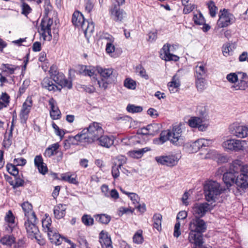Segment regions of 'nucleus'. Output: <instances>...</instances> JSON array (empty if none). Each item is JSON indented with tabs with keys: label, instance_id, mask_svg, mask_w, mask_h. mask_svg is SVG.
Wrapping results in <instances>:
<instances>
[{
	"label": "nucleus",
	"instance_id": "obj_39",
	"mask_svg": "<svg viewBox=\"0 0 248 248\" xmlns=\"http://www.w3.org/2000/svg\"><path fill=\"white\" fill-rule=\"evenodd\" d=\"M4 220L8 224V226L12 231V228L15 223V217L11 210H9L4 217Z\"/></svg>",
	"mask_w": 248,
	"mask_h": 248
},
{
	"label": "nucleus",
	"instance_id": "obj_60",
	"mask_svg": "<svg viewBox=\"0 0 248 248\" xmlns=\"http://www.w3.org/2000/svg\"><path fill=\"white\" fill-rule=\"evenodd\" d=\"M244 166H241L236 162H233L230 167V170L232 171L235 174H237L239 170L241 171V170Z\"/></svg>",
	"mask_w": 248,
	"mask_h": 248
},
{
	"label": "nucleus",
	"instance_id": "obj_54",
	"mask_svg": "<svg viewBox=\"0 0 248 248\" xmlns=\"http://www.w3.org/2000/svg\"><path fill=\"white\" fill-rule=\"evenodd\" d=\"M84 6L85 12L87 13H91L94 7V2L93 0H84Z\"/></svg>",
	"mask_w": 248,
	"mask_h": 248
},
{
	"label": "nucleus",
	"instance_id": "obj_48",
	"mask_svg": "<svg viewBox=\"0 0 248 248\" xmlns=\"http://www.w3.org/2000/svg\"><path fill=\"white\" fill-rule=\"evenodd\" d=\"M150 137H153L159 131V125L157 124H151L147 125Z\"/></svg>",
	"mask_w": 248,
	"mask_h": 248
},
{
	"label": "nucleus",
	"instance_id": "obj_5",
	"mask_svg": "<svg viewBox=\"0 0 248 248\" xmlns=\"http://www.w3.org/2000/svg\"><path fill=\"white\" fill-rule=\"evenodd\" d=\"M98 71L101 78L100 79H96L97 84L100 88L106 90L108 84L116 81L117 74L112 68H100Z\"/></svg>",
	"mask_w": 248,
	"mask_h": 248
},
{
	"label": "nucleus",
	"instance_id": "obj_40",
	"mask_svg": "<svg viewBox=\"0 0 248 248\" xmlns=\"http://www.w3.org/2000/svg\"><path fill=\"white\" fill-rule=\"evenodd\" d=\"M16 242L15 237L12 235H5L1 238L0 242L4 245L11 246Z\"/></svg>",
	"mask_w": 248,
	"mask_h": 248
},
{
	"label": "nucleus",
	"instance_id": "obj_63",
	"mask_svg": "<svg viewBox=\"0 0 248 248\" xmlns=\"http://www.w3.org/2000/svg\"><path fill=\"white\" fill-rule=\"evenodd\" d=\"M196 85L198 90H202L204 87V79L202 77H196Z\"/></svg>",
	"mask_w": 248,
	"mask_h": 248
},
{
	"label": "nucleus",
	"instance_id": "obj_27",
	"mask_svg": "<svg viewBox=\"0 0 248 248\" xmlns=\"http://www.w3.org/2000/svg\"><path fill=\"white\" fill-rule=\"evenodd\" d=\"M170 45L169 44H165L163 46L162 48V50L163 51V56L161 58L165 61H173L174 62H177L179 60V57L177 55L170 53Z\"/></svg>",
	"mask_w": 248,
	"mask_h": 248
},
{
	"label": "nucleus",
	"instance_id": "obj_57",
	"mask_svg": "<svg viewBox=\"0 0 248 248\" xmlns=\"http://www.w3.org/2000/svg\"><path fill=\"white\" fill-rule=\"evenodd\" d=\"M77 241L79 248H91L84 236H79L77 238Z\"/></svg>",
	"mask_w": 248,
	"mask_h": 248
},
{
	"label": "nucleus",
	"instance_id": "obj_8",
	"mask_svg": "<svg viewBox=\"0 0 248 248\" xmlns=\"http://www.w3.org/2000/svg\"><path fill=\"white\" fill-rule=\"evenodd\" d=\"M53 22L52 18L48 16H45L41 20L38 32L45 41L52 39L51 26Z\"/></svg>",
	"mask_w": 248,
	"mask_h": 248
},
{
	"label": "nucleus",
	"instance_id": "obj_42",
	"mask_svg": "<svg viewBox=\"0 0 248 248\" xmlns=\"http://www.w3.org/2000/svg\"><path fill=\"white\" fill-rule=\"evenodd\" d=\"M196 77H202L206 73V70L205 66L202 62H198L195 68Z\"/></svg>",
	"mask_w": 248,
	"mask_h": 248
},
{
	"label": "nucleus",
	"instance_id": "obj_3",
	"mask_svg": "<svg viewBox=\"0 0 248 248\" xmlns=\"http://www.w3.org/2000/svg\"><path fill=\"white\" fill-rule=\"evenodd\" d=\"M86 141V143L90 144L96 141L100 136L104 134V130L102 124L93 122L91 123L86 128L82 130Z\"/></svg>",
	"mask_w": 248,
	"mask_h": 248
},
{
	"label": "nucleus",
	"instance_id": "obj_59",
	"mask_svg": "<svg viewBox=\"0 0 248 248\" xmlns=\"http://www.w3.org/2000/svg\"><path fill=\"white\" fill-rule=\"evenodd\" d=\"M126 195L130 198V200L135 205L139 203L140 198L137 194L132 192L131 193H126Z\"/></svg>",
	"mask_w": 248,
	"mask_h": 248
},
{
	"label": "nucleus",
	"instance_id": "obj_43",
	"mask_svg": "<svg viewBox=\"0 0 248 248\" xmlns=\"http://www.w3.org/2000/svg\"><path fill=\"white\" fill-rule=\"evenodd\" d=\"M242 72L237 71L235 73H231L228 74L226 76V79L231 83L236 84L240 76L239 73Z\"/></svg>",
	"mask_w": 248,
	"mask_h": 248
},
{
	"label": "nucleus",
	"instance_id": "obj_23",
	"mask_svg": "<svg viewBox=\"0 0 248 248\" xmlns=\"http://www.w3.org/2000/svg\"><path fill=\"white\" fill-rule=\"evenodd\" d=\"M50 106L49 114L52 120H59L61 118V112L59 109L56 100L51 97L48 101Z\"/></svg>",
	"mask_w": 248,
	"mask_h": 248
},
{
	"label": "nucleus",
	"instance_id": "obj_61",
	"mask_svg": "<svg viewBox=\"0 0 248 248\" xmlns=\"http://www.w3.org/2000/svg\"><path fill=\"white\" fill-rule=\"evenodd\" d=\"M29 83L30 81L29 80L26 79L23 81L22 85L19 87V89L18 93L19 96H21L25 92L26 89L29 85Z\"/></svg>",
	"mask_w": 248,
	"mask_h": 248
},
{
	"label": "nucleus",
	"instance_id": "obj_18",
	"mask_svg": "<svg viewBox=\"0 0 248 248\" xmlns=\"http://www.w3.org/2000/svg\"><path fill=\"white\" fill-rule=\"evenodd\" d=\"M77 70L74 69L70 68L69 69V73L70 74L72 73H76L77 74L89 77H92L94 74L95 71L94 68H91V66L79 64L77 66Z\"/></svg>",
	"mask_w": 248,
	"mask_h": 248
},
{
	"label": "nucleus",
	"instance_id": "obj_6",
	"mask_svg": "<svg viewBox=\"0 0 248 248\" xmlns=\"http://www.w3.org/2000/svg\"><path fill=\"white\" fill-rule=\"evenodd\" d=\"M20 67L18 65H13L10 63H2L1 64V70L6 76L0 73V86L3 87L5 83H15V77L14 76H11L15 73V71L19 70Z\"/></svg>",
	"mask_w": 248,
	"mask_h": 248
},
{
	"label": "nucleus",
	"instance_id": "obj_45",
	"mask_svg": "<svg viewBox=\"0 0 248 248\" xmlns=\"http://www.w3.org/2000/svg\"><path fill=\"white\" fill-rule=\"evenodd\" d=\"M16 167L14 163H8L6 166L7 171L14 176H17L19 173V170Z\"/></svg>",
	"mask_w": 248,
	"mask_h": 248
},
{
	"label": "nucleus",
	"instance_id": "obj_29",
	"mask_svg": "<svg viewBox=\"0 0 248 248\" xmlns=\"http://www.w3.org/2000/svg\"><path fill=\"white\" fill-rule=\"evenodd\" d=\"M82 131L78 133L75 136H68L67 139L66 140V141L68 142V144L71 145H78V142L86 143V141L84 138V136Z\"/></svg>",
	"mask_w": 248,
	"mask_h": 248
},
{
	"label": "nucleus",
	"instance_id": "obj_15",
	"mask_svg": "<svg viewBox=\"0 0 248 248\" xmlns=\"http://www.w3.org/2000/svg\"><path fill=\"white\" fill-rule=\"evenodd\" d=\"M155 160L162 165L173 167L178 164L179 158L175 155H170L156 156Z\"/></svg>",
	"mask_w": 248,
	"mask_h": 248
},
{
	"label": "nucleus",
	"instance_id": "obj_20",
	"mask_svg": "<svg viewBox=\"0 0 248 248\" xmlns=\"http://www.w3.org/2000/svg\"><path fill=\"white\" fill-rule=\"evenodd\" d=\"M41 84L43 88L49 92L55 93L57 91L61 92L62 91V87L58 86L51 78L47 77L43 78Z\"/></svg>",
	"mask_w": 248,
	"mask_h": 248
},
{
	"label": "nucleus",
	"instance_id": "obj_49",
	"mask_svg": "<svg viewBox=\"0 0 248 248\" xmlns=\"http://www.w3.org/2000/svg\"><path fill=\"white\" fill-rule=\"evenodd\" d=\"M124 86L130 90H135L137 87L136 81L133 79L127 78L125 79L124 82Z\"/></svg>",
	"mask_w": 248,
	"mask_h": 248
},
{
	"label": "nucleus",
	"instance_id": "obj_14",
	"mask_svg": "<svg viewBox=\"0 0 248 248\" xmlns=\"http://www.w3.org/2000/svg\"><path fill=\"white\" fill-rule=\"evenodd\" d=\"M108 11L111 18L117 22H122L126 15L124 11L116 4H112Z\"/></svg>",
	"mask_w": 248,
	"mask_h": 248
},
{
	"label": "nucleus",
	"instance_id": "obj_12",
	"mask_svg": "<svg viewBox=\"0 0 248 248\" xmlns=\"http://www.w3.org/2000/svg\"><path fill=\"white\" fill-rule=\"evenodd\" d=\"M32 106L33 100L32 97L28 96L23 103L19 114L21 124H26L27 123Z\"/></svg>",
	"mask_w": 248,
	"mask_h": 248
},
{
	"label": "nucleus",
	"instance_id": "obj_1",
	"mask_svg": "<svg viewBox=\"0 0 248 248\" xmlns=\"http://www.w3.org/2000/svg\"><path fill=\"white\" fill-rule=\"evenodd\" d=\"M202 217H194L190 221L188 229L190 231L188 240L190 243L194 244L198 248L203 247L202 233L206 232L207 225L205 221Z\"/></svg>",
	"mask_w": 248,
	"mask_h": 248
},
{
	"label": "nucleus",
	"instance_id": "obj_2",
	"mask_svg": "<svg viewBox=\"0 0 248 248\" xmlns=\"http://www.w3.org/2000/svg\"><path fill=\"white\" fill-rule=\"evenodd\" d=\"M236 177V174L230 170L223 174V180L227 186L235 183L240 192L244 191L248 187V165L244 166L241 173Z\"/></svg>",
	"mask_w": 248,
	"mask_h": 248
},
{
	"label": "nucleus",
	"instance_id": "obj_55",
	"mask_svg": "<svg viewBox=\"0 0 248 248\" xmlns=\"http://www.w3.org/2000/svg\"><path fill=\"white\" fill-rule=\"evenodd\" d=\"M115 160L116 161L113 164H116V165L121 168L126 163L127 159L124 155H119L116 157Z\"/></svg>",
	"mask_w": 248,
	"mask_h": 248
},
{
	"label": "nucleus",
	"instance_id": "obj_31",
	"mask_svg": "<svg viewBox=\"0 0 248 248\" xmlns=\"http://www.w3.org/2000/svg\"><path fill=\"white\" fill-rule=\"evenodd\" d=\"M170 130L162 131L160 134L159 137L153 140V143L156 145H161L168 140L170 141Z\"/></svg>",
	"mask_w": 248,
	"mask_h": 248
},
{
	"label": "nucleus",
	"instance_id": "obj_53",
	"mask_svg": "<svg viewBox=\"0 0 248 248\" xmlns=\"http://www.w3.org/2000/svg\"><path fill=\"white\" fill-rule=\"evenodd\" d=\"M81 221L86 226H91L94 224V219L90 215L84 214L81 217Z\"/></svg>",
	"mask_w": 248,
	"mask_h": 248
},
{
	"label": "nucleus",
	"instance_id": "obj_28",
	"mask_svg": "<svg viewBox=\"0 0 248 248\" xmlns=\"http://www.w3.org/2000/svg\"><path fill=\"white\" fill-rule=\"evenodd\" d=\"M114 138L113 136H108L102 135L100 136L98 139L96 140V141L99 145L106 147L109 148L114 143Z\"/></svg>",
	"mask_w": 248,
	"mask_h": 248
},
{
	"label": "nucleus",
	"instance_id": "obj_44",
	"mask_svg": "<svg viewBox=\"0 0 248 248\" xmlns=\"http://www.w3.org/2000/svg\"><path fill=\"white\" fill-rule=\"evenodd\" d=\"M73 175L69 173L62 174V180L70 184H78V181L77 180L76 177H73Z\"/></svg>",
	"mask_w": 248,
	"mask_h": 248
},
{
	"label": "nucleus",
	"instance_id": "obj_21",
	"mask_svg": "<svg viewBox=\"0 0 248 248\" xmlns=\"http://www.w3.org/2000/svg\"><path fill=\"white\" fill-rule=\"evenodd\" d=\"M239 77L236 84L232 86V88L235 90L245 91L248 88V75L246 73H239Z\"/></svg>",
	"mask_w": 248,
	"mask_h": 248
},
{
	"label": "nucleus",
	"instance_id": "obj_9",
	"mask_svg": "<svg viewBox=\"0 0 248 248\" xmlns=\"http://www.w3.org/2000/svg\"><path fill=\"white\" fill-rule=\"evenodd\" d=\"M218 17L217 25L219 28H226L234 23L236 20L234 16L225 8L220 10Z\"/></svg>",
	"mask_w": 248,
	"mask_h": 248
},
{
	"label": "nucleus",
	"instance_id": "obj_19",
	"mask_svg": "<svg viewBox=\"0 0 248 248\" xmlns=\"http://www.w3.org/2000/svg\"><path fill=\"white\" fill-rule=\"evenodd\" d=\"M209 204L207 202L196 203L193 207V214L195 217H204L209 209Z\"/></svg>",
	"mask_w": 248,
	"mask_h": 248
},
{
	"label": "nucleus",
	"instance_id": "obj_4",
	"mask_svg": "<svg viewBox=\"0 0 248 248\" xmlns=\"http://www.w3.org/2000/svg\"><path fill=\"white\" fill-rule=\"evenodd\" d=\"M71 21L74 26L81 28L85 35L93 33L94 31L93 23L86 20L83 14L78 10L73 13Z\"/></svg>",
	"mask_w": 248,
	"mask_h": 248
},
{
	"label": "nucleus",
	"instance_id": "obj_33",
	"mask_svg": "<svg viewBox=\"0 0 248 248\" xmlns=\"http://www.w3.org/2000/svg\"><path fill=\"white\" fill-rule=\"evenodd\" d=\"M43 230L47 233V234L50 232L55 230L56 229L52 226V220L50 217L46 214L45 215V217L42 220Z\"/></svg>",
	"mask_w": 248,
	"mask_h": 248
},
{
	"label": "nucleus",
	"instance_id": "obj_62",
	"mask_svg": "<svg viewBox=\"0 0 248 248\" xmlns=\"http://www.w3.org/2000/svg\"><path fill=\"white\" fill-rule=\"evenodd\" d=\"M121 167L116 165V164L112 165L111 168V174L114 179H117L120 176V170L119 169Z\"/></svg>",
	"mask_w": 248,
	"mask_h": 248
},
{
	"label": "nucleus",
	"instance_id": "obj_30",
	"mask_svg": "<svg viewBox=\"0 0 248 248\" xmlns=\"http://www.w3.org/2000/svg\"><path fill=\"white\" fill-rule=\"evenodd\" d=\"M181 133L182 129L180 126L175 125L173 126L172 131H170V142L173 144L178 145V142L181 136Z\"/></svg>",
	"mask_w": 248,
	"mask_h": 248
},
{
	"label": "nucleus",
	"instance_id": "obj_32",
	"mask_svg": "<svg viewBox=\"0 0 248 248\" xmlns=\"http://www.w3.org/2000/svg\"><path fill=\"white\" fill-rule=\"evenodd\" d=\"M26 218L36 216L32 209V205L28 202H25L21 204Z\"/></svg>",
	"mask_w": 248,
	"mask_h": 248
},
{
	"label": "nucleus",
	"instance_id": "obj_17",
	"mask_svg": "<svg viewBox=\"0 0 248 248\" xmlns=\"http://www.w3.org/2000/svg\"><path fill=\"white\" fill-rule=\"evenodd\" d=\"M51 78L58 86L62 87V89L63 88H66L68 89H71L72 88V81L68 80L62 72L57 73V74L53 76Z\"/></svg>",
	"mask_w": 248,
	"mask_h": 248
},
{
	"label": "nucleus",
	"instance_id": "obj_35",
	"mask_svg": "<svg viewBox=\"0 0 248 248\" xmlns=\"http://www.w3.org/2000/svg\"><path fill=\"white\" fill-rule=\"evenodd\" d=\"M93 217L98 223L105 225L108 224L111 219L110 216L106 214H96Z\"/></svg>",
	"mask_w": 248,
	"mask_h": 248
},
{
	"label": "nucleus",
	"instance_id": "obj_34",
	"mask_svg": "<svg viewBox=\"0 0 248 248\" xmlns=\"http://www.w3.org/2000/svg\"><path fill=\"white\" fill-rule=\"evenodd\" d=\"M65 205L59 203L54 207L53 213L55 217L57 219L63 218L66 214Z\"/></svg>",
	"mask_w": 248,
	"mask_h": 248
},
{
	"label": "nucleus",
	"instance_id": "obj_24",
	"mask_svg": "<svg viewBox=\"0 0 248 248\" xmlns=\"http://www.w3.org/2000/svg\"><path fill=\"white\" fill-rule=\"evenodd\" d=\"M99 241L102 248H113L110 236L106 231L102 230L99 233Z\"/></svg>",
	"mask_w": 248,
	"mask_h": 248
},
{
	"label": "nucleus",
	"instance_id": "obj_56",
	"mask_svg": "<svg viewBox=\"0 0 248 248\" xmlns=\"http://www.w3.org/2000/svg\"><path fill=\"white\" fill-rule=\"evenodd\" d=\"M126 110L130 113H140L143 110L142 107L141 106H135L132 104H128L126 107Z\"/></svg>",
	"mask_w": 248,
	"mask_h": 248
},
{
	"label": "nucleus",
	"instance_id": "obj_25",
	"mask_svg": "<svg viewBox=\"0 0 248 248\" xmlns=\"http://www.w3.org/2000/svg\"><path fill=\"white\" fill-rule=\"evenodd\" d=\"M189 126L192 128H198L200 131H204L207 127V125L203 124L202 118L199 117H191L188 121Z\"/></svg>",
	"mask_w": 248,
	"mask_h": 248
},
{
	"label": "nucleus",
	"instance_id": "obj_11",
	"mask_svg": "<svg viewBox=\"0 0 248 248\" xmlns=\"http://www.w3.org/2000/svg\"><path fill=\"white\" fill-rule=\"evenodd\" d=\"M38 220L37 217H33L26 218L24 222L27 234L29 238L33 239L35 237L36 235H38L39 232V229L37 226Z\"/></svg>",
	"mask_w": 248,
	"mask_h": 248
},
{
	"label": "nucleus",
	"instance_id": "obj_58",
	"mask_svg": "<svg viewBox=\"0 0 248 248\" xmlns=\"http://www.w3.org/2000/svg\"><path fill=\"white\" fill-rule=\"evenodd\" d=\"M21 14L26 16L31 13L32 9L27 3L23 2L21 4Z\"/></svg>",
	"mask_w": 248,
	"mask_h": 248
},
{
	"label": "nucleus",
	"instance_id": "obj_38",
	"mask_svg": "<svg viewBox=\"0 0 248 248\" xmlns=\"http://www.w3.org/2000/svg\"><path fill=\"white\" fill-rule=\"evenodd\" d=\"M206 5L209 10V14L211 17L214 18L216 16L218 10L217 7L216 5L215 2L210 0L207 2Z\"/></svg>",
	"mask_w": 248,
	"mask_h": 248
},
{
	"label": "nucleus",
	"instance_id": "obj_16",
	"mask_svg": "<svg viewBox=\"0 0 248 248\" xmlns=\"http://www.w3.org/2000/svg\"><path fill=\"white\" fill-rule=\"evenodd\" d=\"M60 145L58 142L50 145L47 147L44 153V155L46 157L50 158L53 155H58L57 159L60 161L63 158V153L60 151Z\"/></svg>",
	"mask_w": 248,
	"mask_h": 248
},
{
	"label": "nucleus",
	"instance_id": "obj_64",
	"mask_svg": "<svg viewBox=\"0 0 248 248\" xmlns=\"http://www.w3.org/2000/svg\"><path fill=\"white\" fill-rule=\"evenodd\" d=\"M180 226V221L176 222L174 227L173 236L174 237L178 238L181 235Z\"/></svg>",
	"mask_w": 248,
	"mask_h": 248
},
{
	"label": "nucleus",
	"instance_id": "obj_51",
	"mask_svg": "<svg viewBox=\"0 0 248 248\" xmlns=\"http://www.w3.org/2000/svg\"><path fill=\"white\" fill-rule=\"evenodd\" d=\"M9 183L11 186H13V188H16L17 187L22 186L24 185L25 181L23 179H21L19 176H15V181L13 180L10 181Z\"/></svg>",
	"mask_w": 248,
	"mask_h": 248
},
{
	"label": "nucleus",
	"instance_id": "obj_36",
	"mask_svg": "<svg viewBox=\"0 0 248 248\" xmlns=\"http://www.w3.org/2000/svg\"><path fill=\"white\" fill-rule=\"evenodd\" d=\"M10 101V95L6 92L2 93L0 96V110L8 107L9 106Z\"/></svg>",
	"mask_w": 248,
	"mask_h": 248
},
{
	"label": "nucleus",
	"instance_id": "obj_46",
	"mask_svg": "<svg viewBox=\"0 0 248 248\" xmlns=\"http://www.w3.org/2000/svg\"><path fill=\"white\" fill-rule=\"evenodd\" d=\"M13 131L10 130V132L9 133L8 136H7L6 134H5L4 136V139L2 142V146L5 148H9V147L12 144V139L13 137Z\"/></svg>",
	"mask_w": 248,
	"mask_h": 248
},
{
	"label": "nucleus",
	"instance_id": "obj_26",
	"mask_svg": "<svg viewBox=\"0 0 248 248\" xmlns=\"http://www.w3.org/2000/svg\"><path fill=\"white\" fill-rule=\"evenodd\" d=\"M34 164L40 173L44 175L47 172L48 168L47 165L44 162V159L41 155H37L35 156Z\"/></svg>",
	"mask_w": 248,
	"mask_h": 248
},
{
	"label": "nucleus",
	"instance_id": "obj_37",
	"mask_svg": "<svg viewBox=\"0 0 248 248\" xmlns=\"http://www.w3.org/2000/svg\"><path fill=\"white\" fill-rule=\"evenodd\" d=\"M162 216L159 213H155L153 217V227L157 231L161 230Z\"/></svg>",
	"mask_w": 248,
	"mask_h": 248
},
{
	"label": "nucleus",
	"instance_id": "obj_7",
	"mask_svg": "<svg viewBox=\"0 0 248 248\" xmlns=\"http://www.w3.org/2000/svg\"><path fill=\"white\" fill-rule=\"evenodd\" d=\"M205 198L207 201L215 202L217 196L222 192L219 183L216 181H209L204 186Z\"/></svg>",
	"mask_w": 248,
	"mask_h": 248
},
{
	"label": "nucleus",
	"instance_id": "obj_52",
	"mask_svg": "<svg viewBox=\"0 0 248 248\" xmlns=\"http://www.w3.org/2000/svg\"><path fill=\"white\" fill-rule=\"evenodd\" d=\"M133 241L134 243L137 244H140L143 242L144 238L142 230H139L136 232L133 237Z\"/></svg>",
	"mask_w": 248,
	"mask_h": 248
},
{
	"label": "nucleus",
	"instance_id": "obj_50",
	"mask_svg": "<svg viewBox=\"0 0 248 248\" xmlns=\"http://www.w3.org/2000/svg\"><path fill=\"white\" fill-rule=\"evenodd\" d=\"M203 143L199 140L192 142L189 147V152L192 153L197 152L202 147Z\"/></svg>",
	"mask_w": 248,
	"mask_h": 248
},
{
	"label": "nucleus",
	"instance_id": "obj_13",
	"mask_svg": "<svg viewBox=\"0 0 248 248\" xmlns=\"http://www.w3.org/2000/svg\"><path fill=\"white\" fill-rule=\"evenodd\" d=\"M230 133L239 138H244L248 136V127L239 123H233L229 126Z\"/></svg>",
	"mask_w": 248,
	"mask_h": 248
},
{
	"label": "nucleus",
	"instance_id": "obj_41",
	"mask_svg": "<svg viewBox=\"0 0 248 248\" xmlns=\"http://www.w3.org/2000/svg\"><path fill=\"white\" fill-rule=\"evenodd\" d=\"M192 20L197 25H202L205 22V19L200 11H198L197 13H194Z\"/></svg>",
	"mask_w": 248,
	"mask_h": 248
},
{
	"label": "nucleus",
	"instance_id": "obj_47",
	"mask_svg": "<svg viewBox=\"0 0 248 248\" xmlns=\"http://www.w3.org/2000/svg\"><path fill=\"white\" fill-rule=\"evenodd\" d=\"M135 71L142 78L148 80L149 79L148 75L147 74L145 68L141 64H139L136 67Z\"/></svg>",
	"mask_w": 248,
	"mask_h": 248
},
{
	"label": "nucleus",
	"instance_id": "obj_10",
	"mask_svg": "<svg viewBox=\"0 0 248 248\" xmlns=\"http://www.w3.org/2000/svg\"><path fill=\"white\" fill-rule=\"evenodd\" d=\"M222 146L226 150L239 152L248 149V141L230 139L224 141Z\"/></svg>",
	"mask_w": 248,
	"mask_h": 248
},
{
	"label": "nucleus",
	"instance_id": "obj_22",
	"mask_svg": "<svg viewBox=\"0 0 248 248\" xmlns=\"http://www.w3.org/2000/svg\"><path fill=\"white\" fill-rule=\"evenodd\" d=\"M47 236L50 243L55 246L61 245L63 241L66 242V239H68L60 234L56 229L53 232H50Z\"/></svg>",
	"mask_w": 248,
	"mask_h": 248
}]
</instances>
